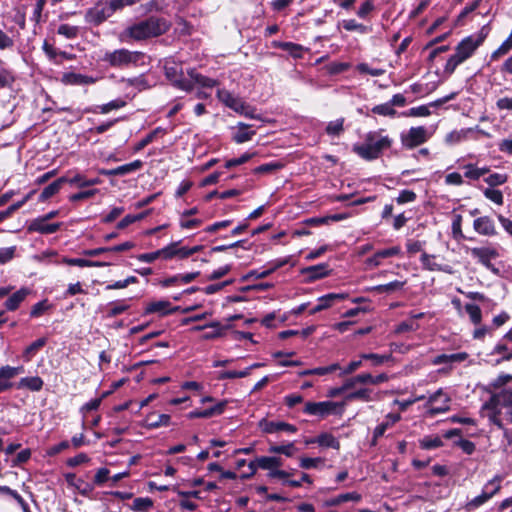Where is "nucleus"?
<instances>
[{"label":"nucleus","mask_w":512,"mask_h":512,"mask_svg":"<svg viewBox=\"0 0 512 512\" xmlns=\"http://www.w3.org/2000/svg\"><path fill=\"white\" fill-rule=\"evenodd\" d=\"M144 59V53L140 51H130L125 48L106 52L103 61L112 67L124 68L130 65L137 66Z\"/></svg>","instance_id":"obj_6"},{"label":"nucleus","mask_w":512,"mask_h":512,"mask_svg":"<svg viewBox=\"0 0 512 512\" xmlns=\"http://www.w3.org/2000/svg\"><path fill=\"white\" fill-rule=\"evenodd\" d=\"M360 358L364 359V360H371L373 362V365L378 366V365H381L384 362H387L390 359H392V355L391 354L379 355V354H375V353H363L360 355Z\"/></svg>","instance_id":"obj_44"},{"label":"nucleus","mask_w":512,"mask_h":512,"mask_svg":"<svg viewBox=\"0 0 512 512\" xmlns=\"http://www.w3.org/2000/svg\"><path fill=\"white\" fill-rule=\"evenodd\" d=\"M80 28L69 24H61L57 29V33L66 39H75L78 37Z\"/></svg>","instance_id":"obj_38"},{"label":"nucleus","mask_w":512,"mask_h":512,"mask_svg":"<svg viewBox=\"0 0 512 512\" xmlns=\"http://www.w3.org/2000/svg\"><path fill=\"white\" fill-rule=\"evenodd\" d=\"M47 340L46 338H39L30 344L23 352V358L26 362H29L35 354L45 346Z\"/></svg>","instance_id":"obj_32"},{"label":"nucleus","mask_w":512,"mask_h":512,"mask_svg":"<svg viewBox=\"0 0 512 512\" xmlns=\"http://www.w3.org/2000/svg\"><path fill=\"white\" fill-rule=\"evenodd\" d=\"M226 405V400L220 401L210 408L204 410L191 411L188 414V418H210L216 415H221L224 412Z\"/></svg>","instance_id":"obj_15"},{"label":"nucleus","mask_w":512,"mask_h":512,"mask_svg":"<svg viewBox=\"0 0 512 512\" xmlns=\"http://www.w3.org/2000/svg\"><path fill=\"white\" fill-rule=\"evenodd\" d=\"M287 263L286 260H276L273 262L272 266L269 269L263 270V271H252L251 275L254 276L256 279H263L269 276L271 273H273L278 268L284 266Z\"/></svg>","instance_id":"obj_42"},{"label":"nucleus","mask_w":512,"mask_h":512,"mask_svg":"<svg viewBox=\"0 0 512 512\" xmlns=\"http://www.w3.org/2000/svg\"><path fill=\"white\" fill-rule=\"evenodd\" d=\"M512 385V375L511 374H500L492 383L494 388H505L507 386Z\"/></svg>","instance_id":"obj_53"},{"label":"nucleus","mask_w":512,"mask_h":512,"mask_svg":"<svg viewBox=\"0 0 512 512\" xmlns=\"http://www.w3.org/2000/svg\"><path fill=\"white\" fill-rule=\"evenodd\" d=\"M43 384V380L40 377L34 376L20 379L17 386L19 389L26 388L28 390L37 392L42 389Z\"/></svg>","instance_id":"obj_29"},{"label":"nucleus","mask_w":512,"mask_h":512,"mask_svg":"<svg viewBox=\"0 0 512 512\" xmlns=\"http://www.w3.org/2000/svg\"><path fill=\"white\" fill-rule=\"evenodd\" d=\"M260 427L265 433H277L280 431L295 433L297 431L294 425L282 421H262Z\"/></svg>","instance_id":"obj_13"},{"label":"nucleus","mask_w":512,"mask_h":512,"mask_svg":"<svg viewBox=\"0 0 512 512\" xmlns=\"http://www.w3.org/2000/svg\"><path fill=\"white\" fill-rule=\"evenodd\" d=\"M282 167H283V165L280 162L266 163V164H262V165L258 166L257 168H255L254 173L270 174V173H273L274 171L281 169Z\"/></svg>","instance_id":"obj_48"},{"label":"nucleus","mask_w":512,"mask_h":512,"mask_svg":"<svg viewBox=\"0 0 512 512\" xmlns=\"http://www.w3.org/2000/svg\"><path fill=\"white\" fill-rule=\"evenodd\" d=\"M372 111L375 114L383 116H394L396 114V111L390 102L377 105L372 109Z\"/></svg>","instance_id":"obj_51"},{"label":"nucleus","mask_w":512,"mask_h":512,"mask_svg":"<svg viewBox=\"0 0 512 512\" xmlns=\"http://www.w3.org/2000/svg\"><path fill=\"white\" fill-rule=\"evenodd\" d=\"M217 97L224 105L230 109L239 111L243 108V102L239 97L234 96L226 89H219L217 91Z\"/></svg>","instance_id":"obj_17"},{"label":"nucleus","mask_w":512,"mask_h":512,"mask_svg":"<svg viewBox=\"0 0 512 512\" xmlns=\"http://www.w3.org/2000/svg\"><path fill=\"white\" fill-rule=\"evenodd\" d=\"M67 182L72 185H76L79 188H84L88 186L98 185L102 182V180L98 177L87 179L81 174H76L74 177L70 179L67 178Z\"/></svg>","instance_id":"obj_31"},{"label":"nucleus","mask_w":512,"mask_h":512,"mask_svg":"<svg viewBox=\"0 0 512 512\" xmlns=\"http://www.w3.org/2000/svg\"><path fill=\"white\" fill-rule=\"evenodd\" d=\"M485 181L490 186H498L504 184L507 181V176L505 174L494 173L489 175Z\"/></svg>","instance_id":"obj_63"},{"label":"nucleus","mask_w":512,"mask_h":512,"mask_svg":"<svg viewBox=\"0 0 512 512\" xmlns=\"http://www.w3.org/2000/svg\"><path fill=\"white\" fill-rule=\"evenodd\" d=\"M146 426L150 429L158 428L161 426H168L170 416L168 414L151 413L146 417Z\"/></svg>","instance_id":"obj_28"},{"label":"nucleus","mask_w":512,"mask_h":512,"mask_svg":"<svg viewBox=\"0 0 512 512\" xmlns=\"http://www.w3.org/2000/svg\"><path fill=\"white\" fill-rule=\"evenodd\" d=\"M449 402L450 397L445 394L442 389H439L429 396L426 404V407L428 408L427 413L430 416H435L437 414L447 412L450 409Z\"/></svg>","instance_id":"obj_8"},{"label":"nucleus","mask_w":512,"mask_h":512,"mask_svg":"<svg viewBox=\"0 0 512 512\" xmlns=\"http://www.w3.org/2000/svg\"><path fill=\"white\" fill-rule=\"evenodd\" d=\"M49 307L50 306L47 300L40 301L32 307L30 315L32 317H39L42 314H44V312H46L49 309Z\"/></svg>","instance_id":"obj_61"},{"label":"nucleus","mask_w":512,"mask_h":512,"mask_svg":"<svg viewBox=\"0 0 512 512\" xmlns=\"http://www.w3.org/2000/svg\"><path fill=\"white\" fill-rule=\"evenodd\" d=\"M338 403L332 401L307 402L304 407V413L324 418L336 413Z\"/></svg>","instance_id":"obj_9"},{"label":"nucleus","mask_w":512,"mask_h":512,"mask_svg":"<svg viewBox=\"0 0 512 512\" xmlns=\"http://www.w3.org/2000/svg\"><path fill=\"white\" fill-rule=\"evenodd\" d=\"M112 14L113 13L110 10L108 3L97 4L87 10L85 13V21L89 24L97 26L112 16Z\"/></svg>","instance_id":"obj_10"},{"label":"nucleus","mask_w":512,"mask_h":512,"mask_svg":"<svg viewBox=\"0 0 512 512\" xmlns=\"http://www.w3.org/2000/svg\"><path fill=\"white\" fill-rule=\"evenodd\" d=\"M301 273L307 278L308 281L312 282L328 276L330 273V269L328 264L321 263L318 265L303 268Z\"/></svg>","instance_id":"obj_14"},{"label":"nucleus","mask_w":512,"mask_h":512,"mask_svg":"<svg viewBox=\"0 0 512 512\" xmlns=\"http://www.w3.org/2000/svg\"><path fill=\"white\" fill-rule=\"evenodd\" d=\"M465 311L467 312V314L469 315V318L470 320L474 323V324H479L481 322V319H482V312H481V309L478 305L476 304H473V303H468L465 305Z\"/></svg>","instance_id":"obj_41"},{"label":"nucleus","mask_w":512,"mask_h":512,"mask_svg":"<svg viewBox=\"0 0 512 512\" xmlns=\"http://www.w3.org/2000/svg\"><path fill=\"white\" fill-rule=\"evenodd\" d=\"M169 306H170V303L168 301L153 302L147 306L146 312L147 313L159 312L162 314H167L170 311Z\"/></svg>","instance_id":"obj_46"},{"label":"nucleus","mask_w":512,"mask_h":512,"mask_svg":"<svg viewBox=\"0 0 512 512\" xmlns=\"http://www.w3.org/2000/svg\"><path fill=\"white\" fill-rule=\"evenodd\" d=\"M343 122V119L330 122L326 127V132L329 135H339L343 131Z\"/></svg>","instance_id":"obj_59"},{"label":"nucleus","mask_w":512,"mask_h":512,"mask_svg":"<svg viewBox=\"0 0 512 512\" xmlns=\"http://www.w3.org/2000/svg\"><path fill=\"white\" fill-rule=\"evenodd\" d=\"M474 230L485 236H491L496 233L493 220L488 216L479 217L474 220Z\"/></svg>","instance_id":"obj_18"},{"label":"nucleus","mask_w":512,"mask_h":512,"mask_svg":"<svg viewBox=\"0 0 512 512\" xmlns=\"http://www.w3.org/2000/svg\"><path fill=\"white\" fill-rule=\"evenodd\" d=\"M166 133V130L161 128V127H157L156 129H154L152 132H150L148 135H146L141 141H139L135 147H134V151L138 152L140 150H142L144 147H146L148 144H150L151 142L154 141V139L158 136V135H164Z\"/></svg>","instance_id":"obj_33"},{"label":"nucleus","mask_w":512,"mask_h":512,"mask_svg":"<svg viewBox=\"0 0 512 512\" xmlns=\"http://www.w3.org/2000/svg\"><path fill=\"white\" fill-rule=\"evenodd\" d=\"M128 308L129 306L124 301L112 303L111 308L108 311V316L115 317L125 312Z\"/></svg>","instance_id":"obj_62"},{"label":"nucleus","mask_w":512,"mask_h":512,"mask_svg":"<svg viewBox=\"0 0 512 512\" xmlns=\"http://www.w3.org/2000/svg\"><path fill=\"white\" fill-rule=\"evenodd\" d=\"M493 354L502 355V360L512 359V350L504 343H498L493 349Z\"/></svg>","instance_id":"obj_57"},{"label":"nucleus","mask_w":512,"mask_h":512,"mask_svg":"<svg viewBox=\"0 0 512 512\" xmlns=\"http://www.w3.org/2000/svg\"><path fill=\"white\" fill-rule=\"evenodd\" d=\"M484 195L487 199L494 202L497 205L503 204V194L500 190L487 188L484 190Z\"/></svg>","instance_id":"obj_50"},{"label":"nucleus","mask_w":512,"mask_h":512,"mask_svg":"<svg viewBox=\"0 0 512 512\" xmlns=\"http://www.w3.org/2000/svg\"><path fill=\"white\" fill-rule=\"evenodd\" d=\"M207 327L208 328H213L214 331L209 332V333H205L203 335V339H205V340L213 339V338L220 337L222 335L223 327L217 321L211 322V323H209V324H207L205 326H196V327L193 328V330L199 331V330H202V329L207 328Z\"/></svg>","instance_id":"obj_36"},{"label":"nucleus","mask_w":512,"mask_h":512,"mask_svg":"<svg viewBox=\"0 0 512 512\" xmlns=\"http://www.w3.org/2000/svg\"><path fill=\"white\" fill-rule=\"evenodd\" d=\"M61 227V223H47L45 219L36 218L28 226L29 232H38L41 234H53Z\"/></svg>","instance_id":"obj_12"},{"label":"nucleus","mask_w":512,"mask_h":512,"mask_svg":"<svg viewBox=\"0 0 512 512\" xmlns=\"http://www.w3.org/2000/svg\"><path fill=\"white\" fill-rule=\"evenodd\" d=\"M283 464L280 457L260 456L257 457V465L260 469L272 472L274 469L281 467Z\"/></svg>","instance_id":"obj_25"},{"label":"nucleus","mask_w":512,"mask_h":512,"mask_svg":"<svg viewBox=\"0 0 512 512\" xmlns=\"http://www.w3.org/2000/svg\"><path fill=\"white\" fill-rule=\"evenodd\" d=\"M356 69L359 73L369 74L371 76H381L385 73L384 69L380 68H370L366 63H360L356 66Z\"/></svg>","instance_id":"obj_52"},{"label":"nucleus","mask_w":512,"mask_h":512,"mask_svg":"<svg viewBox=\"0 0 512 512\" xmlns=\"http://www.w3.org/2000/svg\"><path fill=\"white\" fill-rule=\"evenodd\" d=\"M470 253L485 266H489L491 259L497 256V252L489 247H474L470 249Z\"/></svg>","instance_id":"obj_20"},{"label":"nucleus","mask_w":512,"mask_h":512,"mask_svg":"<svg viewBox=\"0 0 512 512\" xmlns=\"http://www.w3.org/2000/svg\"><path fill=\"white\" fill-rule=\"evenodd\" d=\"M143 167L141 160H135L131 163L118 166L113 169H102L100 174L105 176H123L140 170Z\"/></svg>","instance_id":"obj_11"},{"label":"nucleus","mask_w":512,"mask_h":512,"mask_svg":"<svg viewBox=\"0 0 512 512\" xmlns=\"http://www.w3.org/2000/svg\"><path fill=\"white\" fill-rule=\"evenodd\" d=\"M317 443L322 447L333 448L338 450L340 448L339 441L329 433H322L318 437L306 440V444Z\"/></svg>","instance_id":"obj_22"},{"label":"nucleus","mask_w":512,"mask_h":512,"mask_svg":"<svg viewBox=\"0 0 512 512\" xmlns=\"http://www.w3.org/2000/svg\"><path fill=\"white\" fill-rule=\"evenodd\" d=\"M15 251V246L0 248V264H5L12 260L15 256Z\"/></svg>","instance_id":"obj_58"},{"label":"nucleus","mask_w":512,"mask_h":512,"mask_svg":"<svg viewBox=\"0 0 512 512\" xmlns=\"http://www.w3.org/2000/svg\"><path fill=\"white\" fill-rule=\"evenodd\" d=\"M342 26L346 31H358L360 33H366L368 31L366 26L358 23L354 19L343 20Z\"/></svg>","instance_id":"obj_49"},{"label":"nucleus","mask_w":512,"mask_h":512,"mask_svg":"<svg viewBox=\"0 0 512 512\" xmlns=\"http://www.w3.org/2000/svg\"><path fill=\"white\" fill-rule=\"evenodd\" d=\"M482 413L499 428L505 423H512V385L493 394L482 406Z\"/></svg>","instance_id":"obj_1"},{"label":"nucleus","mask_w":512,"mask_h":512,"mask_svg":"<svg viewBox=\"0 0 512 512\" xmlns=\"http://www.w3.org/2000/svg\"><path fill=\"white\" fill-rule=\"evenodd\" d=\"M485 38V34L477 33L461 40L455 48V53L447 60L444 72L451 75L460 64L472 57L475 51L483 44Z\"/></svg>","instance_id":"obj_2"},{"label":"nucleus","mask_w":512,"mask_h":512,"mask_svg":"<svg viewBox=\"0 0 512 512\" xmlns=\"http://www.w3.org/2000/svg\"><path fill=\"white\" fill-rule=\"evenodd\" d=\"M434 259L435 256L429 255L427 253H423L421 255V263L424 268L431 271L440 270V266L437 263H435Z\"/></svg>","instance_id":"obj_56"},{"label":"nucleus","mask_w":512,"mask_h":512,"mask_svg":"<svg viewBox=\"0 0 512 512\" xmlns=\"http://www.w3.org/2000/svg\"><path fill=\"white\" fill-rule=\"evenodd\" d=\"M416 199V194L411 190H402L398 197L396 198V201L398 204H405L408 202H413Z\"/></svg>","instance_id":"obj_64"},{"label":"nucleus","mask_w":512,"mask_h":512,"mask_svg":"<svg viewBox=\"0 0 512 512\" xmlns=\"http://www.w3.org/2000/svg\"><path fill=\"white\" fill-rule=\"evenodd\" d=\"M404 285L405 282L395 280L387 284L373 286L368 290L375 291L378 293H391L393 291L402 289Z\"/></svg>","instance_id":"obj_34"},{"label":"nucleus","mask_w":512,"mask_h":512,"mask_svg":"<svg viewBox=\"0 0 512 512\" xmlns=\"http://www.w3.org/2000/svg\"><path fill=\"white\" fill-rule=\"evenodd\" d=\"M401 249L398 246L390 247L387 249L376 252L372 257L367 259V264L371 267H377L381 264V260L400 254Z\"/></svg>","instance_id":"obj_21"},{"label":"nucleus","mask_w":512,"mask_h":512,"mask_svg":"<svg viewBox=\"0 0 512 512\" xmlns=\"http://www.w3.org/2000/svg\"><path fill=\"white\" fill-rule=\"evenodd\" d=\"M465 169V177L472 179V180H478L481 176L488 173V168H478L474 166L473 164H467L464 166Z\"/></svg>","instance_id":"obj_39"},{"label":"nucleus","mask_w":512,"mask_h":512,"mask_svg":"<svg viewBox=\"0 0 512 512\" xmlns=\"http://www.w3.org/2000/svg\"><path fill=\"white\" fill-rule=\"evenodd\" d=\"M502 481L503 477L496 475L484 485L483 490L492 498L500 491Z\"/></svg>","instance_id":"obj_35"},{"label":"nucleus","mask_w":512,"mask_h":512,"mask_svg":"<svg viewBox=\"0 0 512 512\" xmlns=\"http://www.w3.org/2000/svg\"><path fill=\"white\" fill-rule=\"evenodd\" d=\"M406 115L410 117H426L430 115V110L427 106L421 105L417 107H412L411 109H409Z\"/></svg>","instance_id":"obj_60"},{"label":"nucleus","mask_w":512,"mask_h":512,"mask_svg":"<svg viewBox=\"0 0 512 512\" xmlns=\"http://www.w3.org/2000/svg\"><path fill=\"white\" fill-rule=\"evenodd\" d=\"M62 82L68 85H90L94 84L96 79L88 75L68 72L63 74Z\"/></svg>","instance_id":"obj_19"},{"label":"nucleus","mask_w":512,"mask_h":512,"mask_svg":"<svg viewBox=\"0 0 512 512\" xmlns=\"http://www.w3.org/2000/svg\"><path fill=\"white\" fill-rule=\"evenodd\" d=\"M170 28V23L159 17H150L144 21H140L125 31L130 38L140 41L151 37H157L166 33Z\"/></svg>","instance_id":"obj_4"},{"label":"nucleus","mask_w":512,"mask_h":512,"mask_svg":"<svg viewBox=\"0 0 512 512\" xmlns=\"http://www.w3.org/2000/svg\"><path fill=\"white\" fill-rule=\"evenodd\" d=\"M277 47L288 52L294 58H301L304 51L301 45L292 42H280L277 44Z\"/></svg>","instance_id":"obj_37"},{"label":"nucleus","mask_w":512,"mask_h":512,"mask_svg":"<svg viewBox=\"0 0 512 512\" xmlns=\"http://www.w3.org/2000/svg\"><path fill=\"white\" fill-rule=\"evenodd\" d=\"M250 128V125L239 122L237 125L238 131L234 134L233 140L238 144L250 141L255 135V131Z\"/></svg>","instance_id":"obj_24"},{"label":"nucleus","mask_w":512,"mask_h":512,"mask_svg":"<svg viewBox=\"0 0 512 512\" xmlns=\"http://www.w3.org/2000/svg\"><path fill=\"white\" fill-rule=\"evenodd\" d=\"M400 415L399 414H388L386 416V421L382 422L381 424H379L375 429H374V432H373V441H372V444L374 445L377 441L378 438L382 437L385 433V431L391 427L393 424H395L396 422H398L400 420Z\"/></svg>","instance_id":"obj_23"},{"label":"nucleus","mask_w":512,"mask_h":512,"mask_svg":"<svg viewBox=\"0 0 512 512\" xmlns=\"http://www.w3.org/2000/svg\"><path fill=\"white\" fill-rule=\"evenodd\" d=\"M153 507V501L149 497L135 498L132 504V510L136 512H146Z\"/></svg>","instance_id":"obj_40"},{"label":"nucleus","mask_w":512,"mask_h":512,"mask_svg":"<svg viewBox=\"0 0 512 512\" xmlns=\"http://www.w3.org/2000/svg\"><path fill=\"white\" fill-rule=\"evenodd\" d=\"M361 499V496L360 494L356 493V492H350V493H345V494H341V495H338L333 501H332V504L334 505H338V504H341L343 502H347V501H355V502H358L360 501Z\"/></svg>","instance_id":"obj_55"},{"label":"nucleus","mask_w":512,"mask_h":512,"mask_svg":"<svg viewBox=\"0 0 512 512\" xmlns=\"http://www.w3.org/2000/svg\"><path fill=\"white\" fill-rule=\"evenodd\" d=\"M65 480L70 487L75 488L81 495H89L94 487L84 481L82 478H78L74 473L65 474Z\"/></svg>","instance_id":"obj_16"},{"label":"nucleus","mask_w":512,"mask_h":512,"mask_svg":"<svg viewBox=\"0 0 512 512\" xmlns=\"http://www.w3.org/2000/svg\"><path fill=\"white\" fill-rule=\"evenodd\" d=\"M67 182L66 177H60L45 187L40 195V200L45 201L59 192L63 183Z\"/></svg>","instance_id":"obj_30"},{"label":"nucleus","mask_w":512,"mask_h":512,"mask_svg":"<svg viewBox=\"0 0 512 512\" xmlns=\"http://www.w3.org/2000/svg\"><path fill=\"white\" fill-rule=\"evenodd\" d=\"M363 400V401H371V390L367 388L359 389L357 391L351 392L346 396V400L353 401V400Z\"/></svg>","instance_id":"obj_47"},{"label":"nucleus","mask_w":512,"mask_h":512,"mask_svg":"<svg viewBox=\"0 0 512 512\" xmlns=\"http://www.w3.org/2000/svg\"><path fill=\"white\" fill-rule=\"evenodd\" d=\"M29 294V290L26 288H22L15 293H13L5 302V307L9 311L16 310L22 301L26 298V296Z\"/></svg>","instance_id":"obj_26"},{"label":"nucleus","mask_w":512,"mask_h":512,"mask_svg":"<svg viewBox=\"0 0 512 512\" xmlns=\"http://www.w3.org/2000/svg\"><path fill=\"white\" fill-rule=\"evenodd\" d=\"M346 294H337V293H330L327 295H324L318 299V305L322 307V309H327L332 305V302L334 300H341L345 299Z\"/></svg>","instance_id":"obj_43"},{"label":"nucleus","mask_w":512,"mask_h":512,"mask_svg":"<svg viewBox=\"0 0 512 512\" xmlns=\"http://www.w3.org/2000/svg\"><path fill=\"white\" fill-rule=\"evenodd\" d=\"M177 70L178 66L175 63H173L171 66L168 64L165 65L166 76L173 82L175 86L184 91H191L195 85L211 88L217 84L216 80L205 77L197 73L195 70L188 71V79L178 78Z\"/></svg>","instance_id":"obj_5"},{"label":"nucleus","mask_w":512,"mask_h":512,"mask_svg":"<svg viewBox=\"0 0 512 512\" xmlns=\"http://www.w3.org/2000/svg\"><path fill=\"white\" fill-rule=\"evenodd\" d=\"M474 132V128H466L461 130H454L447 134L445 142L449 145L458 144L469 138V135Z\"/></svg>","instance_id":"obj_27"},{"label":"nucleus","mask_w":512,"mask_h":512,"mask_svg":"<svg viewBox=\"0 0 512 512\" xmlns=\"http://www.w3.org/2000/svg\"><path fill=\"white\" fill-rule=\"evenodd\" d=\"M391 145L392 139L383 135L382 130L372 131L366 134L362 143L354 145L353 151L365 160H374Z\"/></svg>","instance_id":"obj_3"},{"label":"nucleus","mask_w":512,"mask_h":512,"mask_svg":"<svg viewBox=\"0 0 512 512\" xmlns=\"http://www.w3.org/2000/svg\"><path fill=\"white\" fill-rule=\"evenodd\" d=\"M490 499L491 498L489 497V495L484 490H482V493L480 495L474 497L466 504V509L468 511H472L480 507Z\"/></svg>","instance_id":"obj_45"},{"label":"nucleus","mask_w":512,"mask_h":512,"mask_svg":"<svg viewBox=\"0 0 512 512\" xmlns=\"http://www.w3.org/2000/svg\"><path fill=\"white\" fill-rule=\"evenodd\" d=\"M431 137V133L424 126L411 127L400 136L403 147L413 149L425 143Z\"/></svg>","instance_id":"obj_7"},{"label":"nucleus","mask_w":512,"mask_h":512,"mask_svg":"<svg viewBox=\"0 0 512 512\" xmlns=\"http://www.w3.org/2000/svg\"><path fill=\"white\" fill-rule=\"evenodd\" d=\"M442 440L439 437H425L420 440V446L423 449H434L442 446Z\"/></svg>","instance_id":"obj_54"}]
</instances>
